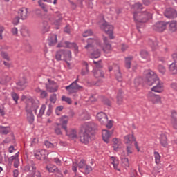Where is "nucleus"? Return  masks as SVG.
Segmentation results:
<instances>
[{
    "instance_id": "nucleus-1",
    "label": "nucleus",
    "mask_w": 177,
    "mask_h": 177,
    "mask_svg": "<svg viewBox=\"0 0 177 177\" xmlns=\"http://www.w3.org/2000/svg\"><path fill=\"white\" fill-rule=\"evenodd\" d=\"M143 9V6L140 3H136L133 6V19L138 23H146L153 19V14L149 11L140 12Z\"/></svg>"
},
{
    "instance_id": "nucleus-2",
    "label": "nucleus",
    "mask_w": 177,
    "mask_h": 177,
    "mask_svg": "<svg viewBox=\"0 0 177 177\" xmlns=\"http://www.w3.org/2000/svg\"><path fill=\"white\" fill-rule=\"evenodd\" d=\"M95 127V124L86 122L82 124L80 129V140L84 145H88L91 142V135H92V129Z\"/></svg>"
},
{
    "instance_id": "nucleus-3",
    "label": "nucleus",
    "mask_w": 177,
    "mask_h": 177,
    "mask_svg": "<svg viewBox=\"0 0 177 177\" xmlns=\"http://www.w3.org/2000/svg\"><path fill=\"white\" fill-rule=\"evenodd\" d=\"M39 107V101L38 100L29 99L26 102V111H34L37 114V110Z\"/></svg>"
},
{
    "instance_id": "nucleus-4",
    "label": "nucleus",
    "mask_w": 177,
    "mask_h": 177,
    "mask_svg": "<svg viewBox=\"0 0 177 177\" xmlns=\"http://www.w3.org/2000/svg\"><path fill=\"white\" fill-rule=\"evenodd\" d=\"M86 42L87 45L85 46L84 49H86L87 52H91V50H93L95 48H99V46H100V41H99L97 38H88Z\"/></svg>"
},
{
    "instance_id": "nucleus-5",
    "label": "nucleus",
    "mask_w": 177,
    "mask_h": 177,
    "mask_svg": "<svg viewBox=\"0 0 177 177\" xmlns=\"http://www.w3.org/2000/svg\"><path fill=\"white\" fill-rule=\"evenodd\" d=\"M158 77L157 76V74L156 73L153 72L152 71H148L146 73V76L145 78V82L147 85H149V86H151L154 82H156V81H158Z\"/></svg>"
},
{
    "instance_id": "nucleus-6",
    "label": "nucleus",
    "mask_w": 177,
    "mask_h": 177,
    "mask_svg": "<svg viewBox=\"0 0 177 177\" xmlns=\"http://www.w3.org/2000/svg\"><path fill=\"white\" fill-rule=\"evenodd\" d=\"M147 99L152 104H161V103H162L161 96L153 92L148 93Z\"/></svg>"
},
{
    "instance_id": "nucleus-7",
    "label": "nucleus",
    "mask_w": 177,
    "mask_h": 177,
    "mask_svg": "<svg viewBox=\"0 0 177 177\" xmlns=\"http://www.w3.org/2000/svg\"><path fill=\"white\" fill-rule=\"evenodd\" d=\"M97 118L98 121L102 124H106V122H108L106 125V128L108 129H111V120L109 121V118H107V115L103 112H100L97 114Z\"/></svg>"
},
{
    "instance_id": "nucleus-8",
    "label": "nucleus",
    "mask_w": 177,
    "mask_h": 177,
    "mask_svg": "<svg viewBox=\"0 0 177 177\" xmlns=\"http://www.w3.org/2000/svg\"><path fill=\"white\" fill-rule=\"evenodd\" d=\"M65 89L69 93H77L79 91L82 90V86H80L77 82H73L69 86H66Z\"/></svg>"
},
{
    "instance_id": "nucleus-9",
    "label": "nucleus",
    "mask_w": 177,
    "mask_h": 177,
    "mask_svg": "<svg viewBox=\"0 0 177 177\" xmlns=\"http://www.w3.org/2000/svg\"><path fill=\"white\" fill-rule=\"evenodd\" d=\"M124 143L127 145H132L133 142H135L134 146L136 149H137V151H140V150L139 149V146H138V142H136V140L135 139V137L132 134H129L127 136H124Z\"/></svg>"
},
{
    "instance_id": "nucleus-10",
    "label": "nucleus",
    "mask_w": 177,
    "mask_h": 177,
    "mask_svg": "<svg viewBox=\"0 0 177 177\" xmlns=\"http://www.w3.org/2000/svg\"><path fill=\"white\" fill-rule=\"evenodd\" d=\"M48 151L45 149H41L40 151H36L35 152V157L37 160H40L41 161H44V160H46L48 157Z\"/></svg>"
},
{
    "instance_id": "nucleus-11",
    "label": "nucleus",
    "mask_w": 177,
    "mask_h": 177,
    "mask_svg": "<svg viewBox=\"0 0 177 177\" xmlns=\"http://www.w3.org/2000/svg\"><path fill=\"white\" fill-rule=\"evenodd\" d=\"M86 165V161L85 160H82L79 163L73 162L72 165V171L73 172H77V167H78L79 169H81L80 171L82 172V169L85 168Z\"/></svg>"
},
{
    "instance_id": "nucleus-12",
    "label": "nucleus",
    "mask_w": 177,
    "mask_h": 177,
    "mask_svg": "<svg viewBox=\"0 0 177 177\" xmlns=\"http://www.w3.org/2000/svg\"><path fill=\"white\" fill-rule=\"evenodd\" d=\"M174 62L169 65V70L171 74H177V54H173Z\"/></svg>"
},
{
    "instance_id": "nucleus-13",
    "label": "nucleus",
    "mask_w": 177,
    "mask_h": 177,
    "mask_svg": "<svg viewBox=\"0 0 177 177\" xmlns=\"http://www.w3.org/2000/svg\"><path fill=\"white\" fill-rule=\"evenodd\" d=\"M112 70H114L115 71V77L117 81H118V82H122V74L120 70V66L117 64H113L112 66Z\"/></svg>"
},
{
    "instance_id": "nucleus-14",
    "label": "nucleus",
    "mask_w": 177,
    "mask_h": 177,
    "mask_svg": "<svg viewBox=\"0 0 177 177\" xmlns=\"http://www.w3.org/2000/svg\"><path fill=\"white\" fill-rule=\"evenodd\" d=\"M156 85L151 88L152 92L162 93L164 92V83L159 80L156 81Z\"/></svg>"
},
{
    "instance_id": "nucleus-15",
    "label": "nucleus",
    "mask_w": 177,
    "mask_h": 177,
    "mask_svg": "<svg viewBox=\"0 0 177 177\" xmlns=\"http://www.w3.org/2000/svg\"><path fill=\"white\" fill-rule=\"evenodd\" d=\"M165 16V17H167V19H174L177 17V12L175 9L169 8L166 9Z\"/></svg>"
},
{
    "instance_id": "nucleus-16",
    "label": "nucleus",
    "mask_w": 177,
    "mask_h": 177,
    "mask_svg": "<svg viewBox=\"0 0 177 177\" xmlns=\"http://www.w3.org/2000/svg\"><path fill=\"white\" fill-rule=\"evenodd\" d=\"M101 30H103L106 34H108L109 38H111V26L107 23H104L100 26Z\"/></svg>"
},
{
    "instance_id": "nucleus-17",
    "label": "nucleus",
    "mask_w": 177,
    "mask_h": 177,
    "mask_svg": "<svg viewBox=\"0 0 177 177\" xmlns=\"http://www.w3.org/2000/svg\"><path fill=\"white\" fill-rule=\"evenodd\" d=\"M18 15L21 20H26L28 17V8H21L18 11Z\"/></svg>"
},
{
    "instance_id": "nucleus-18",
    "label": "nucleus",
    "mask_w": 177,
    "mask_h": 177,
    "mask_svg": "<svg viewBox=\"0 0 177 177\" xmlns=\"http://www.w3.org/2000/svg\"><path fill=\"white\" fill-rule=\"evenodd\" d=\"M103 41L104 44V47L103 48V50L105 53H110L111 52V45L109 42V39L106 37H103Z\"/></svg>"
},
{
    "instance_id": "nucleus-19",
    "label": "nucleus",
    "mask_w": 177,
    "mask_h": 177,
    "mask_svg": "<svg viewBox=\"0 0 177 177\" xmlns=\"http://www.w3.org/2000/svg\"><path fill=\"white\" fill-rule=\"evenodd\" d=\"M167 28V24L164 23H156L153 26V30L158 31L159 32H162Z\"/></svg>"
},
{
    "instance_id": "nucleus-20",
    "label": "nucleus",
    "mask_w": 177,
    "mask_h": 177,
    "mask_svg": "<svg viewBox=\"0 0 177 177\" xmlns=\"http://www.w3.org/2000/svg\"><path fill=\"white\" fill-rule=\"evenodd\" d=\"M97 48V47H95L94 50L88 52L91 59H97L98 57H100V50H99V48Z\"/></svg>"
},
{
    "instance_id": "nucleus-21",
    "label": "nucleus",
    "mask_w": 177,
    "mask_h": 177,
    "mask_svg": "<svg viewBox=\"0 0 177 177\" xmlns=\"http://www.w3.org/2000/svg\"><path fill=\"white\" fill-rule=\"evenodd\" d=\"M27 84V80L26 78H22L19 80L18 83H17V89L19 91H24V89H26V84Z\"/></svg>"
},
{
    "instance_id": "nucleus-22",
    "label": "nucleus",
    "mask_w": 177,
    "mask_h": 177,
    "mask_svg": "<svg viewBox=\"0 0 177 177\" xmlns=\"http://www.w3.org/2000/svg\"><path fill=\"white\" fill-rule=\"evenodd\" d=\"M112 147L115 151H118V149L121 147V140L117 138H113L112 140Z\"/></svg>"
},
{
    "instance_id": "nucleus-23",
    "label": "nucleus",
    "mask_w": 177,
    "mask_h": 177,
    "mask_svg": "<svg viewBox=\"0 0 177 177\" xmlns=\"http://www.w3.org/2000/svg\"><path fill=\"white\" fill-rule=\"evenodd\" d=\"M111 136V133L108 130L102 131V138L105 143H109L110 142V138Z\"/></svg>"
},
{
    "instance_id": "nucleus-24",
    "label": "nucleus",
    "mask_w": 177,
    "mask_h": 177,
    "mask_svg": "<svg viewBox=\"0 0 177 177\" xmlns=\"http://www.w3.org/2000/svg\"><path fill=\"white\" fill-rule=\"evenodd\" d=\"M67 136L71 138V139H77V130L75 129H70L69 130L65 131Z\"/></svg>"
},
{
    "instance_id": "nucleus-25",
    "label": "nucleus",
    "mask_w": 177,
    "mask_h": 177,
    "mask_svg": "<svg viewBox=\"0 0 177 177\" xmlns=\"http://www.w3.org/2000/svg\"><path fill=\"white\" fill-rule=\"evenodd\" d=\"M60 126L64 131H67V122H68V116H62L60 119Z\"/></svg>"
},
{
    "instance_id": "nucleus-26",
    "label": "nucleus",
    "mask_w": 177,
    "mask_h": 177,
    "mask_svg": "<svg viewBox=\"0 0 177 177\" xmlns=\"http://www.w3.org/2000/svg\"><path fill=\"white\" fill-rule=\"evenodd\" d=\"M55 59L57 60V62H60V60H64V50H59L57 51Z\"/></svg>"
},
{
    "instance_id": "nucleus-27",
    "label": "nucleus",
    "mask_w": 177,
    "mask_h": 177,
    "mask_svg": "<svg viewBox=\"0 0 177 177\" xmlns=\"http://www.w3.org/2000/svg\"><path fill=\"white\" fill-rule=\"evenodd\" d=\"M37 169V167H35V163L33 161H30L28 165L25 167V171L28 172V171H32L33 172Z\"/></svg>"
},
{
    "instance_id": "nucleus-28",
    "label": "nucleus",
    "mask_w": 177,
    "mask_h": 177,
    "mask_svg": "<svg viewBox=\"0 0 177 177\" xmlns=\"http://www.w3.org/2000/svg\"><path fill=\"white\" fill-rule=\"evenodd\" d=\"M160 144L163 147H167L168 146V141L167 139V136L164 133H162L160 137Z\"/></svg>"
},
{
    "instance_id": "nucleus-29",
    "label": "nucleus",
    "mask_w": 177,
    "mask_h": 177,
    "mask_svg": "<svg viewBox=\"0 0 177 177\" xmlns=\"http://www.w3.org/2000/svg\"><path fill=\"white\" fill-rule=\"evenodd\" d=\"M57 44V36L56 35H52L49 38L48 45L50 46H54Z\"/></svg>"
},
{
    "instance_id": "nucleus-30",
    "label": "nucleus",
    "mask_w": 177,
    "mask_h": 177,
    "mask_svg": "<svg viewBox=\"0 0 177 177\" xmlns=\"http://www.w3.org/2000/svg\"><path fill=\"white\" fill-rule=\"evenodd\" d=\"M46 88L47 91H48V92H50V93L57 92V90L59 89V86H57V85L50 86L48 85V84H46Z\"/></svg>"
},
{
    "instance_id": "nucleus-31",
    "label": "nucleus",
    "mask_w": 177,
    "mask_h": 177,
    "mask_svg": "<svg viewBox=\"0 0 177 177\" xmlns=\"http://www.w3.org/2000/svg\"><path fill=\"white\" fill-rule=\"evenodd\" d=\"M111 160L114 169L120 171V168H118V166L120 165V160L115 157H111Z\"/></svg>"
},
{
    "instance_id": "nucleus-32",
    "label": "nucleus",
    "mask_w": 177,
    "mask_h": 177,
    "mask_svg": "<svg viewBox=\"0 0 177 177\" xmlns=\"http://www.w3.org/2000/svg\"><path fill=\"white\" fill-rule=\"evenodd\" d=\"M44 2H49L50 3H52V0H39L38 4L40 6V7L44 10V12H48V9L46 8V6L44 3Z\"/></svg>"
},
{
    "instance_id": "nucleus-33",
    "label": "nucleus",
    "mask_w": 177,
    "mask_h": 177,
    "mask_svg": "<svg viewBox=\"0 0 177 177\" xmlns=\"http://www.w3.org/2000/svg\"><path fill=\"white\" fill-rule=\"evenodd\" d=\"M46 169L48 172H57L58 174L60 172L59 169H57V167L53 165H50L46 167Z\"/></svg>"
},
{
    "instance_id": "nucleus-34",
    "label": "nucleus",
    "mask_w": 177,
    "mask_h": 177,
    "mask_svg": "<svg viewBox=\"0 0 177 177\" xmlns=\"http://www.w3.org/2000/svg\"><path fill=\"white\" fill-rule=\"evenodd\" d=\"M35 92H37V93H40V97H41V99H45L46 97H48V93L46 92V91L41 90V88H37L35 89Z\"/></svg>"
},
{
    "instance_id": "nucleus-35",
    "label": "nucleus",
    "mask_w": 177,
    "mask_h": 177,
    "mask_svg": "<svg viewBox=\"0 0 177 177\" xmlns=\"http://www.w3.org/2000/svg\"><path fill=\"white\" fill-rule=\"evenodd\" d=\"M10 132V127L0 126V133L1 135H8Z\"/></svg>"
},
{
    "instance_id": "nucleus-36",
    "label": "nucleus",
    "mask_w": 177,
    "mask_h": 177,
    "mask_svg": "<svg viewBox=\"0 0 177 177\" xmlns=\"http://www.w3.org/2000/svg\"><path fill=\"white\" fill-rule=\"evenodd\" d=\"M66 48L70 49H74V50H78V46L75 43H71L70 41H65Z\"/></svg>"
},
{
    "instance_id": "nucleus-37",
    "label": "nucleus",
    "mask_w": 177,
    "mask_h": 177,
    "mask_svg": "<svg viewBox=\"0 0 177 177\" xmlns=\"http://www.w3.org/2000/svg\"><path fill=\"white\" fill-rule=\"evenodd\" d=\"M27 120L30 124H32L34 122V113L31 112V111H26Z\"/></svg>"
},
{
    "instance_id": "nucleus-38",
    "label": "nucleus",
    "mask_w": 177,
    "mask_h": 177,
    "mask_svg": "<svg viewBox=\"0 0 177 177\" xmlns=\"http://www.w3.org/2000/svg\"><path fill=\"white\" fill-rule=\"evenodd\" d=\"M83 67H84L85 69L82 70L81 75H88V74H89V68L88 67V62H84Z\"/></svg>"
},
{
    "instance_id": "nucleus-39",
    "label": "nucleus",
    "mask_w": 177,
    "mask_h": 177,
    "mask_svg": "<svg viewBox=\"0 0 177 177\" xmlns=\"http://www.w3.org/2000/svg\"><path fill=\"white\" fill-rule=\"evenodd\" d=\"M93 73L94 77H95V78H99L100 77L104 76V73H103V71H102L101 69L95 68L93 70Z\"/></svg>"
},
{
    "instance_id": "nucleus-40",
    "label": "nucleus",
    "mask_w": 177,
    "mask_h": 177,
    "mask_svg": "<svg viewBox=\"0 0 177 177\" xmlns=\"http://www.w3.org/2000/svg\"><path fill=\"white\" fill-rule=\"evenodd\" d=\"M166 26H169V31L171 32H175L177 30V24L176 23H167Z\"/></svg>"
},
{
    "instance_id": "nucleus-41",
    "label": "nucleus",
    "mask_w": 177,
    "mask_h": 177,
    "mask_svg": "<svg viewBox=\"0 0 177 177\" xmlns=\"http://www.w3.org/2000/svg\"><path fill=\"white\" fill-rule=\"evenodd\" d=\"M62 124L59 123H55L54 125V131L56 135H62V129H60V127Z\"/></svg>"
},
{
    "instance_id": "nucleus-42",
    "label": "nucleus",
    "mask_w": 177,
    "mask_h": 177,
    "mask_svg": "<svg viewBox=\"0 0 177 177\" xmlns=\"http://www.w3.org/2000/svg\"><path fill=\"white\" fill-rule=\"evenodd\" d=\"M64 60L65 62H67V60H71V51L64 50Z\"/></svg>"
},
{
    "instance_id": "nucleus-43",
    "label": "nucleus",
    "mask_w": 177,
    "mask_h": 177,
    "mask_svg": "<svg viewBox=\"0 0 177 177\" xmlns=\"http://www.w3.org/2000/svg\"><path fill=\"white\" fill-rule=\"evenodd\" d=\"M21 34L23 37H30V30L24 26L21 29Z\"/></svg>"
},
{
    "instance_id": "nucleus-44",
    "label": "nucleus",
    "mask_w": 177,
    "mask_h": 177,
    "mask_svg": "<svg viewBox=\"0 0 177 177\" xmlns=\"http://www.w3.org/2000/svg\"><path fill=\"white\" fill-rule=\"evenodd\" d=\"M132 59H133L132 57H127L125 58V67L128 70L131 68V63L132 62Z\"/></svg>"
},
{
    "instance_id": "nucleus-45",
    "label": "nucleus",
    "mask_w": 177,
    "mask_h": 177,
    "mask_svg": "<svg viewBox=\"0 0 177 177\" xmlns=\"http://www.w3.org/2000/svg\"><path fill=\"white\" fill-rule=\"evenodd\" d=\"M122 102H123L122 91L120 90L117 96V103L118 104H121Z\"/></svg>"
},
{
    "instance_id": "nucleus-46",
    "label": "nucleus",
    "mask_w": 177,
    "mask_h": 177,
    "mask_svg": "<svg viewBox=\"0 0 177 177\" xmlns=\"http://www.w3.org/2000/svg\"><path fill=\"white\" fill-rule=\"evenodd\" d=\"M46 109V106H45V104H42L41 107L40 108L39 113L37 115L38 118H41V117L44 115V114L45 113Z\"/></svg>"
},
{
    "instance_id": "nucleus-47",
    "label": "nucleus",
    "mask_w": 177,
    "mask_h": 177,
    "mask_svg": "<svg viewBox=\"0 0 177 177\" xmlns=\"http://www.w3.org/2000/svg\"><path fill=\"white\" fill-rule=\"evenodd\" d=\"M84 169V171L82 172H83V174H84V175H88V174H91V172H92V170H93L92 167H91L88 165H86V167H84V169Z\"/></svg>"
},
{
    "instance_id": "nucleus-48",
    "label": "nucleus",
    "mask_w": 177,
    "mask_h": 177,
    "mask_svg": "<svg viewBox=\"0 0 177 177\" xmlns=\"http://www.w3.org/2000/svg\"><path fill=\"white\" fill-rule=\"evenodd\" d=\"M122 165L124 168H128L129 167V160L127 158H122Z\"/></svg>"
},
{
    "instance_id": "nucleus-49",
    "label": "nucleus",
    "mask_w": 177,
    "mask_h": 177,
    "mask_svg": "<svg viewBox=\"0 0 177 177\" xmlns=\"http://www.w3.org/2000/svg\"><path fill=\"white\" fill-rule=\"evenodd\" d=\"M154 158L156 164H160V161L161 160V156H160V153H158V152H154Z\"/></svg>"
},
{
    "instance_id": "nucleus-50",
    "label": "nucleus",
    "mask_w": 177,
    "mask_h": 177,
    "mask_svg": "<svg viewBox=\"0 0 177 177\" xmlns=\"http://www.w3.org/2000/svg\"><path fill=\"white\" fill-rule=\"evenodd\" d=\"M93 63L95 65L96 70H100V68H103V64H102L101 60H99L97 62L93 61Z\"/></svg>"
},
{
    "instance_id": "nucleus-51",
    "label": "nucleus",
    "mask_w": 177,
    "mask_h": 177,
    "mask_svg": "<svg viewBox=\"0 0 177 177\" xmlns=\"http://www.w3.org/2000/svg\"><path fill=\"white\" fill-rule=\"evenodd\" d=\"M171 125L174 129H177V118H171Z\"/></svg>"
},
{
    "instance_id": "nucleus-52",
    "label": "nucleus",
    "mask_w": 177,
    "mask_h": 177,
    "mask_svg": "<svg viewBox=\"0 0 177 177\" xmlns=\"http://www.w3.org/2000/svg\"><path fill=\"white\" fill-rule=\"evenodd\" d=\"M50 28V26H49V24L44 23L42 26V32H48L49 31V29Z\"/></svg>"
},
{
    "instance_id": "nucleus-53",
    "label": "nucleus",
    "mask_w": 177,
    "mask_h": 177,
    "mask_svg": "<svg viewBox=\"0 0 177 177\" xmlns=\"http://www.w3.org/2000/svg\"><path fill=\"white\" fill-rule=\"evenodd\" d=\"M126 150H127V153L128 156H129V154H132V153H133V145H127Z\"/></svg>"
},
{
    "instance_id": "nucleus-54",
    "label": "nucleus",
    "mask_w": 177,
    "mask_h": 177,
    "mask_svg": "<svg viewBox=\"0 0 177 177\" xmlns=\"http://www.w3.org/2000/svg\"><path fill=\"white\" fill-rule=\"evenodd\" d=\"M10 81V77L9 76H4L2 80L0 81V83L2 84V85H5L7 82H9Z\"/></svg>"
},
{
    "instance_id": "nucleus-55",
    "label": "nucleus",
    "mask_w": 177,
    "mask_h": 177,
    "mask_svg": "<svg viewBox=\"0 0 177 177\" xmlns=\"http://www.w3.org/2000/svg\"><path fill=\"white\" fill-rule=\"evenodd\" d=\"M158 70L159 73L162 75L165 74V73L167 71V69L162 65H159L158 66Z\"/></svg>"
},
{
    "instance_id": "nucleus-56",
    "label": "nucleus",
    "mask_w": 177,
    "mask_h": 177,
    "mask_svg": "<svg viewBox=\"0 0 177 177\" xmlns=\"http://www.w3.org/2000/svg\"><path fill=\"white\" fill-rule=\"evenodd\" d=\"M18 158H19V152H17L15 156H12L8 158V162L10 163L13 162V161H15V160H17Z\"/></svg>"
},
{
    "instance_id": "nucleus-57",
    "label": "nucleus",
    "mask_w": 177,
    "mask_h": 177,
    "mask_svg": "<svg viewBox=\"0 0 177 177\" xmlns=\"http://www.w3.org/2000/svg\"><path fill=\"white\" fill-rule=\"evenodd\" d=\"M140 56L142 59H149V53L146 50H142L140 52Z\"/></svg>"
},
{
    "instance_id": "nucleus-58",
    "label": "nucleus",
    "mask_w": 177,
    "mask_h": 177,
    "mask_svg": "<svg viewBox=\"0 0 177 177\" xmlns=\"http://www.w3.org/2000/svg\"><path fill=\"white\" fill-rule=\"evenodd\" d=\"M1 57H3V59H5V60H8V62L10 60V58L9 57V55L7 54V53L1 51Z\"/></svg>"
},
{
    "instance_id": "nucleus-59",
    "label": "nucleus",
    "mask_w": 177,
    "mask_h": 177,
    "mask_svg": "<svg viewBox=\"0 0 177 177\" xmlns=\"http://www.w3.org/2000/svg\"><path fill=\"white\" fill-rule=\"evenodd\" d=\"M96 100H97V96L96 95H92L88 98V102L91 103H93V102H96Z\"/></svg>"
},
{
    "instance_id": "nucleus-60",
    "label": "nucleus",
    "mask_w": 177,
    "mask_h": 177,
    "mask_svg": "<svg viewBox=\"0 0 177 177\" xmlns=\"http://www.w3.org/2000/svg\"><path fill=\"white\" fill-rule=\"evenodd\" d=\"M140 82H142V77H136L134 80V84L136 86H139V85H140Z\"/></svg>"
},
{
    "instance_id": "nucleus-61",
    "label": "nucleus",
    "mask_w": 177,
    "mask_h": 177,
    "mask_svg": "<svg viewBox=\"0 0 177 177\" xmlns=\"http://www.w3.org/2000/svg\"><path fill=\"white\" fill-rule=\"evenodd\" d=\"M92 34H93V32H92L91 30H86L83 34H82V36L83 37H89L91 35H92Z\"/></svg>"
},
{
    "instance_id": "nucleus-62",
    "label": "nucleus",
    "mask_w": 177,
    "mask_h": 177,
    "mask_svg": "<svg viewBox=\"0 0 177 177\" xmlns=\"http://www.w3.org/2000/svg\"><path fill=\"white\" fill-rule=\"evenodd\" d=\"M11 96L13 100L15 102L16 104H17V100H19V95L16 93H12Z\"/></svg>"
},
{
    "instance_id": "nucleus-63",
    "label": "nucleus",
    "mask_w": 177,
    "mask_h": 177,
    "mask_svg": "<svg viewBox=\"0 0 177 177\" xmlns=\"http://www.w3.org/2000/svg\"><path fill=\"white\" fill-rule=\"evenodd\" d=\"M81 118H82V120H89V114H88V113H86V112H84L81 115Z\"/></svg>"
},
{
    "instance_id": "nucleus-64",
    "label": "nucleus",
    "mask_w": 177,
    "mask_h": 177,
    "mask_svg": "<svg viewBox=\"0 0 177 177\" xmlns=\"http://www.w3.org/2000/svg\"><path fill=\"white\" fill-rule=\"evenodd\" d=\"M56 94H53L50 96V102H51V103H56Z\"/></svg>"
}]
</instances>
